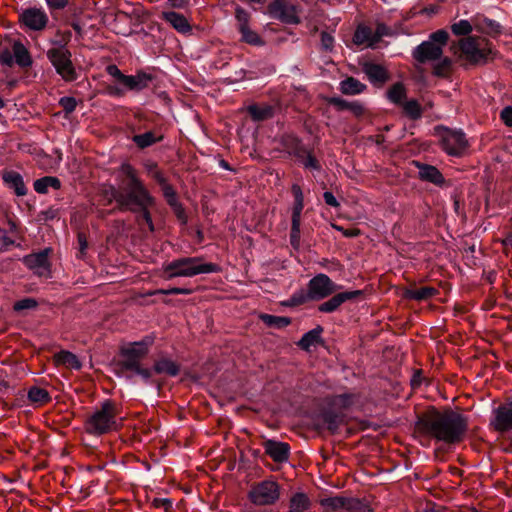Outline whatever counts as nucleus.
I'll use <instances>...</instances> for the list:
<instances>
[{"label": "nucleus", "instance_id": "37998d69", "mask_svg": "<svg viewBox=\"0 0 512 512\" xmlns=\"http://www.w3.org/2000/svg\"><path fill=\"white\" fill-rule=\"evenodd\" d=\"M472 30V25L468 20H460L451 25V31L456 36H467Z\"/></svg>", "mask_w": 512, "mask_h": 512}, {"label": "nucleus", "instance_id": "412c9836", "mask_svg": "<svg viewBox=\"0 0 512 512\" xmlns=\"http://www.w3.org/2000/svg\"><path fill=\"white\" fill-rule=\"evenodd\" d=\"M324 328L321 325H317L314 329L306 332L296 343V345L303 351L310 352L311 347L317 345H323L324 339L321 337Z\"/></svg>", "mask_w": 512, "mask_h": 512}, {"label": "nucleus", "instance_id": "7ed1b4c3", "mask_svg": "<svg viewBox=\"0 0 512 512\" xmlns=\"http://www.w3.org/2000/svg\"><path fill=\"white\" fill-rule=\"evenodd\" d=\"M341 288L342 285L332 281L329 276L319 273L309 280L307 289L301 288L295 291L287 300L282 302V305L297 307L309 301H320L331 296Z\"/></svg>", "mask_w": 512, "mask_h": 512}, {"label": "nucleus", "instance_id": "6e6552de", "mask_svg": "<svg viewBox=\"0 0 512 512\" xmlns=\"http://www.w3.org/2000/svg\"><path fill=\"white\" fill-rule=\"evenodd\" d=\"M47 57L55 68L57 74L66 82L77 79V72L71 60V52L65 46L51 48L47 51Z\"/></svg>", "mask_w": 512, "mask_h": 512}, {"label": "nucleus", "instance_id": "2f4dec72", "mask_svg": "<svg viewBox=\"0 0 512 512\" xmlns=\"http://www.w3.org/2000/svg\"><path fill=\"white\" fill-rule=\"evenodd\" d=\"M292 194L294 196V205L292 209L291 222L301 223V214L304 208V196L300 186L294 184L292 186Z\"/></svg>", "mask_w": 512, "mask_h": 512}, {"label": "nucleus", "instance_id": "ea45409f", "mask_svg": "<svg viewBox=\"0 0 512 512\" xmlns=\"http://www.w3.org/2000/svg\"><path fill=\"white\" fill-rule=\"evenodd\" d=\"M401 106L411 120H419L422 117L423 109L416 99L405 101Z\"/></svg>", "mask_w": 512, "mask_h": 512}, {"label": "nucleus", "instance_id": "f257e3e1", "mask_svg": "<svg viewBox=\"0 0 512 512\" xmlns=\"http://www.w3.org/2000/svg\"><path fill=\"white\" fill-rule=\"evenodd\" d=\"M469 428L468 417L452 408L443 411L431 406L417 416L415 433L425 446L433 439L447 445H455L465 439Z\"/></svg>", "mask_w": 512, "mask_h": 512}, {"label": "nucleus", "instance_id": "774afa93", "mask_svg": "<svg viewBox=\"0 0 512 512\" xmlns=\"http://www.w3.org/2000/svg\"><path fill=\"white\" fill-rule=\"evenodd\" d=\"M422 371L421 370H416L411 378V386L413 388H416V387H419L422 383Z\"/></svg>", "mask_w": 512, "mask_h": 512}, {"label": "nucleus", "instance_id": "4d7b16f0", "mask_svg": "<svg viewBox=\"0 0 512 512\" xmlns=\"http://www.w3.org/2000/svg\"><path fill=\"white\" fill-rule=\"evenodd\" d=\"M106 70L107 73L115 78L119 83H123L125 74H123L116 65H108Z\"/></svg>", "mask_w": 512, "mask_h": 512}, {"label": "nucleus", "instance_id": "a878e982", "mask_svg": "<svg viewBox=\"0 0 512 512\" xmlns=\"http://www.w3.org/2000/svg\"><path fill=\"white\" fill-rule=\"evenodd\" d=\"M162 18L179 33L185 34L191 31V25L182 14L174 11H166L162 13Z\"/></svg>", "mask_w": 512, "mask_h": 512}, {"label": "nucleus", "instance_id": "a18cd8bd", "mask_svg": "<svg viewBox=\"0 0 512 512\" xmlns=\"http://www.w3.org/2000/svg\"><path fill=\"white\" fill-rule=\"evenodd\" d=\"M278 108L279 105L277 103L258 104V122L271 118Z\"/></svg>", "mask_w": 512, "mask_h": 512}, {"label": "nucleus", "instance_id": "9b49d317", "mask_svg": "<svg viewBox=\"0 0 512 512\" xmlns=\"http://www.w3.org/2000/svg\"><path fill=\"white\" fill-rule=\"evenodd\" d=\"M460 50L465 56V59L472 65H483L487 63L492 54L491 49L480 48L477 41L472 37L460 40Z\"/></svg>", "mask_w": 512, "mask_h": 512}, {"label": "nucleus", "instance_id": "bf43d9fd", "mask_svg": "<svg viewBox=\"0 0 512 512\" xmlns=\"http://www.w3.org/2000/svg\"><path fill=\"white\" fill-rule=\"evenodd\" d=\"M334 44V37L328 33L323 31L321 33V45L325 50H331Z\"/></svg>", "mask_w": 512, "mask_h": 512}, {"label": "nucleus", "instance_id": "5701e85b", "mask_svg": "<svg viewBox=\"0 0 512 512\" xmlns=\"http://www.w3.org/2000/svg\"><path fill=\"white\" fill-rule=\"evenodd\" d=\"M236 19L238 28L242 34V39L249 44H256V33H254L248 26L249 15L241 8L236 9Z\"/></svg>", "mask_w": 512, "mask_h": 512}, {"label": "nucleus", "instance_id": "69168bd1", "mask_svg": "<svg viewBox=\"0 0 512 512\" xmlns=\"http://www.w3.org/2000/svg\"><path fill=\"white\" fill-rule=\"evenodd\" d=\"M484 24L490 32L500 33L501 25L496 20L485 18Z\"/></svg>", "mask_w": 512, "mask_h": 512}, {"label": "nucleus", "instance_id": "20e7f679", "mask_svg": "<svg viewBox=\"0 0 512 512\" xmlns=\"http://www.w3.org/2000/svg\"><path fill=\"white\" fill-rule=\"evenodd\" d=\"M163 277H194L199 274H209L219 270L214 263H203L201 257H182L165 263L162 267Z\"/></svg>", "mask_w": 512, "mask_h": 512}, {"label": "nucleus", "instance_id": "4468645a", "mask_svg": "<svg viewBox=\"0 0 512 512\" xmlns=\"http://www.w3.org/2000/svg\"><path fill=\"white\" fill-rule=\"evenodd\" d=\"M261 445L264 448V455L270 457L274 462L283 463L290 455V445L286 442L263 437Z\"/></svg>", "mask_w": 512, "mask_h": 512}, {"label": "nucleus", "instance_id": "58836bf2", "mask_svg": "<svg viewBox=\"0 0 512 512\" xmlns=\"http://www.w3.org/2000/svg\"><path fill=\"white\" fill-rule=\"evenodd\" d=\"M28 399L34 404L44 405L51 400V397L46 389L31 387L28 391Z\"/></svg>", "mask_w": 512, "mask_h": 512}, {"label": "nucleus", "instance_id": "7c9ffc66", "mask_svg": "<svg viewBox=\"0 0 512 512\" xmlns=\"http://www.w3.org/2000/svg\"><path fill=\"white\" fill-rule=\"evenodd\" d=\"M162 139L163 135L155 131H148L132 137V141L140 149L150 147L153 144L160 142Z\"/></svg>", "mask_w": 512, "mask_h": 512}, {"label": "nucleus", "instance_id": "f8f14e48", "mask_svg": "<svg viewBox=\"0 0 512 512\" xmlns=\"http://www.w3.org/2000/svg\"><path fill=\"white\" fill-rule=\"evenodd\" d=\"M51 250L44 249L37 253H32L23 257L22 261L26 267L32 270L40 277H49L51 272V264L49 255Z\"/></svg>", "mask_w": 512, "mask_h": 512}, {"label": "nucleus", "instance_id": "1a4fd4ad", "mask_svg": "<svg viewBox=\"0 0 512 512\" xmlns=\"http://www.w3.org/2000/svg\"><path fill=\"white\" fill-rule=\"evenodd\" d=\"M19 23L26 31L40 32L46 29L49 17L42 7H28L20 11Z\"/></svg>", "mask_w": 512, "mask_h": 512}, {"label": "nucleus", "instance_id": "c03bdc74", "mask_svg": "<svg viewBox=\"0 0 512 512\" xmlns=\"http://www.w3.org/2000/svg\"><path fill=\"white\" fill-rule=\"evenodd\" d=\"M451 65L452 61L450 58L441 57L440 61L433 67V74L437 77H445L450 71Z\"/></svg>", "mask_w": 512, "mask_h": 512}, {"label": "nucleus", "instance_id": "6ab92c4d", "mask_svg": "<svg viewBox=\"0 0 512 512\" xmlns=\"http://www.w3.org/2000/svg\"><path fill=\"white\" fill-rule=\"evenodd\" d=\"M279 485L272 480L258 483V506L270 505L279 499Z\"/></svg>", "mask_w": 512, "mask_h": 512}, {"label": "nucleus", "instance_id": "052dcab7", "mask_svg": "<svg viewBox=\"0 0 512 512\" xmlns=\"http://www.w3.org/2000/svg\"><path fill=\"white\" fill-rule=\"evenodd\" d=\"M10 232L6 229L0 228V242H2L5 248L13 245L15 243L14 239L10 236Z\"/></svg>", "mask_w": 512, "mask_h": 512}, {"label": "nucleus", "instance_id": "13d9d810", "mask_svg": "<svg viewBox=\"0 0 512 512\" xmlns=\"http://www.w3.org/2000/svg\"><path fill=\"white\" fill-rule=\"evenodd\" d=\"M500 118L506 126L512 127V106L504 107L500 113Z\"/></svg>", "mask_w": 512, "mask_h": 512}, {"label": "nucleus", "instance_id": "e433bc0d", "mask_svg": "<svg viewBox=\"0 0 512 512\" xmlns=\"http://www.w3.org/2000/svg\"><path fill=\"white\" fill-rule=\"evenodd\" d=\"M34 190L39 194H46L49 188H53L55 190L60 189L61 182L57 177L53 176H45L40 179H37L34 184Z\"/></svg>", "mask_w": 512, "mask_h": 512}, {"label": "nucleus", "instance_id": "49530a36", "mask_svg": "<svg viewBox=\"0 0 512 512\" xmlns=\"http://www.w3.org/2000/svg\"><path fill=\"white\" fill-rule=\"evenodd\" d=\"M293 142L294 145L292 148V153L298 159L299 162H302L305 159L306 155L312 153L304 144H302L299 138H294Z\"/></svg>", "mask_w": 512, "mask_h": 512}, {"label": "nucleus", "instance_id": "5fc2aeb1", "mask_svg": "<svg viewBox=\"0 0 512 512\" xmlns=\"http://www.w3.org/2000/svg\"><path fill=\"white\" fill-rule=\"evenodd\" d=\"M301 163L305 169L315 170V171L321 170V164L318 161V159L313 155V153L306 155L305 159Z\"/></svg>", "mask_w": 512, "mask_h": 512}, {"label": "nucleus", "instance_id": "79ce46f5", "mask_svg": "<svg viewBox=\"0 0 512 512\" xmlns=\"http://www.w3.org/2000/svg\"><path fill=\"white\" fill-rule=\"evenodd\" d=\"M354 394L343 393L335 395L331 398L329 405L331 407H339L340 409H348L354 402Z\"/></svg>", "mask_w": 512, "mask_h": 512}, {"label": "nucleus", "instance_id": "0eeeda50", "mask_svg": "<svg viewBox=\"0 0 512 512\" xmlns=\"http://www.w3.org/2000/svg\"><path fill=\"white\" fill-rule=\"evenodd\" d=\"M435 135L439 137L440 145L448 155L462 157L469 147L463 130H453L443 125L434 128Z\"/></svg>", "mask_w": 512, "mask_h": 512}, {"label": "nucleus", "instance_id": "aec40b11", "mask_svg": "<svg viewBox=\"0 0 512 512\" xmlns=\"http://www.w3.org/2000/svg\"><path fill=\"white\" fill-rule=\"evenodd\" d=\"M362 70L374 85H383L389 79L387 70L380 64L366 61L362 65Z\"/></svg>", "mask_w": 512, "mask_h": 512}, {"label": "nucleus", "instance_id": "4c0bfd02", "mask_svg": "<svg viewBox=\"0 0 512 512\" xmlns=\"http://www.w3.org/2000/svg\"><path fill=\"white\" fill-rule=\"evenodd\" d=\"M388 99L396 105H402L406 99V89L401 82L393 84L387 91Z\"/></svg>", "mask_w": 512, "mask_h": 512}, {"label": "nucleus", "instance_id": "e2e57ef3", "mask_svg": "<svg viewBox=\"0 0 512 512\" xmlns=\"http://www.w3.org/2000/svg\"><path fill=\"white\" fill-rule=\"evenodd\" d=\"M323 198H324L325 203L328 206L334 207V208L340 207L339 201L336 199V197L333 195L332 192L325 191L323 194Z\"/></svg>", "mask_w": 512, "mask_h": 512}, {"label": "nucleus", "instance_id": "473e14b6", "mask_svg": "<svg viewBox=\"0 0 512 512\" xmlns=\"http://www.w3.org/2000/svg\"><path fill=\"white\" fill-rule=\"evenodd\" d=\"M154 371L157 374H165L171 377L177 376L180 369L179 365L169 358H161L154 364Z\"/></svg>", "mask_w": 512, "mask_h": 512}, {"label": "nucleus", "instance_id": "338daca9", "mask_svg": "<svg viewBox=\"0 0 512 512\" xmlns=\"http://www.w3.org/2000/svg\"><path fill=\"white\" fill-rule=\"evenodd\" d=\"M164 196L166 197L167 199V202L173 206L176 202V194L174 192V190L172 189L171 186H166L164 188Z\"/></svg>", "mask_w": 512, "mask_h": 512}, {"label": "nucleus", "instance_id": "864d4df0", "mask_svg": "<svg viewBox=\"0 0 512 512\" xmlns=\"http://www.w3.org/2000/svg\"><path fill=\"white\" fill-rule=\"evenodd\" d=\"M390 35L391 28L389 26L381 22L377 23L376 30L373 32L374 42L376 44L382 39V37Z\"/></svg>", "mask_w": 512, "mask_h": 512}, {"label": "nucleus", "instance_id": "3c124183", "mask_svg": "<svg viewBox=\"0 0 512 512\" xmlns=\"http://www.w3.org/2000/svg\"><path fill=\"white\" fill-rule=\"evenodd\" d=\"M191 293H192L191 289L173 287V288H170V289H158V290H155L154 292L150 293V295H156V294H163V295H178V294L189 295Z\"/></svg>", "mask_w": 512, "mask_h": 512}, {"label": "nucleus", "instance_id": "de8ad7c7", "mask_svg": "<svg viewBox=\"0 0 512 512\" xmlns=\"http://www.w3.org/2000/svg\"><path fill=\"white\" fill-rule=\"evenodd\" d=\"M449 34L446 30L440 29L430 34L428 42L435 43L436 45H440L441 48L445 46L448 42Z\"/></svg>", "mask_w": 512, "mask_h": 512}, {"label": "nucleus", "instance_id": "f704fd0d", "mask_svg": "<svg viewBox=\"0 0 512 512\" xmlns=\"http://www.w3.org/2000/svg\"><path fill=\"white\" fill-rule=\"evenodd\" d=\"M367 86L354 77H347L340 83V90L345 95H357L362 93Z\"/></svg>", "mask_w": 512, "mask_h": 512}, {"label": "nucleus", "instance_id": "a211bd4d", "mask_svg": "<svg viewBox=\"0 0 512 512\" xmlns=\"http://www.w3.org/2000/svg\"><path fill=\"white\" fill-rule=\"evenodd\" d=\"M319 420L323 426L332 434L336 433L343 423L344 415L330 405L323 407L319 412Z\"/></svg>", "mask_w": 512, "mask_h": 512}, {"label": "nucleus", "instance_id": "f03ea898", "mask_svg": "<svg viewBox=\"0 0 512 512\" xmlns=\"http://www.w3.org/2000/svg\"><path fill=\"white\" fill-rule=\"evenodd\" d=\"M120 172L124 176L120 190H116L112 186L105 189L108 203L115 200L121 209L139 212V224L144 222L149 231H154L150 208L155 205V198L150 194L132 165L122 164Z\"/></svg>", "mask_w": 512, "mask_h": 512}, {"label": "nucleus", "instance_id": "423d86ee", "mask_svg": "<svg viewBox=\"0 0 512 512\" xmlns=\"http://www.w3.org/2000/svg\"><path fill=\"white\" fill-rule=\"evenodd\" d=\"M116 404L111 401L104 402L85 421V430L91 435H102L117 430L119 415Z\"/></svg>", "mask_w": 512, "mask_h": 512}, {"label": "nucleus", "instance_id": "4be33fe9", "mask_svg": "<svg viewBox=\"0 0 512 512\" xmlns=\"http://www.w3.org/2000/svg\"><path fill=\"white\" fill-rule=\"evenodd\" d=\"M4 184L13 189L17 196H25L27 194V187L24 183L21 174L14 170H5L2 174Z\"/></svg>", "mask_w": 512, "mask_h": 512}, {"label": "nucleus", "instance_id": "ddd939ff", "mask_svg": "<svg viewBox=\"0 0 512 512\" xmlns=\"http://www.w3.org/2000/svg\"><path fill=\"white\" fill-rule=\"evenodd\" d=\"M364 296L363 290H352L344 292H335L332 297L327 301L321 303L318 306V311L322 313H333L339 309V307L347 302L360 299Z\"/></svg>", "mask_w": 512, "mask_h": 512}, {"label": "nucleus", "instance_id": "bb28decb", "mask_svg": "<svg viewBox=\"0 0 512 512\" xmlns=\"http://www.w3.org/2000/svg\"><path fill=\"white\" fill-rule=\"evenodd\" d=\"M438 294V290L431 286L421 288L408 287L403 290V298L408 300L423 301L428 300Z\"/></svg>", "mask_w": 512, "mask_h": 512}, {"label": "nucleus", "instance_id": "680f3d73", "mask_svg": "<svg viewBox=\"0 0 512 512\" xmlns=\"http://www.w3.org/2000/svg\"><path fill=\"white\" fill-rule=\"evenodd\" d=\"M152 505L155 508H163L165 511H168L172 507V502L169 499L155 498L152 501Z\"/></svg>", "mask_w": 512, "mask_h": 512}, {"label": "nucleus", "instance_id": "9d476101", "mask_svg": "<svg viewBox=\"0 0 512 512\" xmlns=\"http://www.w3.org/2000/svg\"><path fill=\"white\" fill-rule=\"evenodd\" d=\"M298 12V6L288 0H273L268 6V13L273 19L289 25L301 22Z\"/></svg>", "mask_w": 512, "mask_h": 512}, {"label": "nucleus", "instance_id": "09e8293b", "mask_svg": "<svg viewBox=\"0 0 512 512\" xmlns=\"http://www.w3.org/2000/svg\"><path fill=\"white\" fill-rule=\"evenodd\" d=\"M258 288L265 293H275L279 290V284L275 280L265 277L258 279Z\"/></svg>", "mask_w": 512, "mask_h": 512}, {"label": "nucleus", "instance_id": "603ef678", "mask_svg": "<svg viewBox=\"0 0 512 512\" xmlns=\"http://www.w3.org/2000/svg\"><path fill=\"white\" fill-rule=\"evenodd\" d=\"M300 225V222L291 223L290 243L294 248H298L300 244Z\"/></svg>", "mask_w": 512, "mask_h": 512}, {"label": "nucleus", "instance_id": "39448f33", "mask_svg": "<svg viewBox=\"0 0 512 512\" xmlns=\"http://www.w3.org/2000/svg\"><path fill=\"white\" fill-rule=\"evenodd\" d=\"M152 339L145 338L139 342L129 343L121 348L122 359L119 362L122 370L131 371L148 380L153 375V370L141 366V360L148 354L152 345Z\"/></svg>", "mask_w": 512, "mask_h": 512}, {"label": "nucleus", "instance_id": "b1692460", "mask_svg": "<svg viewBox=\"0 0 512 512\" xmlns=\"http://www.w3.org/2000/svg\"><path fill=\"white\" fill-rule=\"evenodd\" d=\"M152 81L151 75L138 72L136 75H125L123 85L131 91H141L147 88Z\"/></svg>", "mask_w": 512, "mask_h": 512}, {"label": "nucleus", "instance_id": "f3484780", "mask_svg": "<svg viewBox=\"0 0 512 512\" xmlns=\"http://www.w3.org/2000/svg\"><path fill=\"white\" fill-rule=\"evenodd\" d=\"M494 418L491 425L498 432H507L512 430V402L499 405L493 410Z\"/></svg>", "mask_w": 512, "mask_h": 512}, {"label": "nucleus", "instance_id": "2eb2a0df", "mask_svg": "<svg viewBox=\"0 0 512 512\" xmlns=\"http://www.w3.org/2000/svg\"><path fill=\"white\" fill-rule=\"evenodd\" d=\"M413 165L418 169V178L421 181L432 183L437 187L446 185V179L436 166L417 160L413 161Z\"/></svg>", "mask_w": 512, "mask_h": 512}, {"label": "nucleus", "instance_id": "6e6d98bb", "mask_svg": "<svg viewBox=\"0 0 512 512\" xmlns=\"http://www.w3.org/2000/svg\"><path fill=\"white\" fill-rule=\"evenodd\" d=\"M59 105L66 114H70L76 109L77 100L74 97H62L59 101Z\"/></svg>", "mask_w": 512, "mask_h": 512}, {"label": "nucleus", "instance_id": "393cba45", "mask_svg": "<svg viewBox=\"0 0 512 512\" xmlns=\"http://www.w3.org/2000/svg\"><path fill=\"white\" fill-rule=\"evenodd\" d=\"M357 501L353 498H347L343 496L327 497L320 500V504L329 508L333 511L344 508L347 510H354L356 508Z\"/></svg>", "mask_w": 512, "mask_h": 512}, {"label": "nucleus", "instance_id": "0e129e2a", "mask_svg": "<svg viewBox=\"0 0 512 512\" xmlns=\"http://www.w3.org/2000/svg\"><path fill=\"white\" fill-rule=\"evenodd\" d=\"M50 10H61L66 7L68 0H45Z\"/></svg>", "mask_w": 512, "mask_h": 512}, {"label": "nucleus", "instance_id": "8fccbe9b", "mask_svg": "<svg viewBox=\"0 0 512 512\" xmlns=\"http://www.w3.org/2000/svg\"><path fill=\"white\" fill-rule=\"evenodd\" d=\"M38 303L33 298H24L14 303L13 308L15 311H22L26 309H34Z\"/></svg>", "mask_w": 512, "mask_h": 512}, {"label": "nucleus", "instance_id": "a19ab883", "mask_svg": "<svg viewBox=\"0 0 512 512\" xmlns=\"http://www.w3.org/2000/svg\"><path fill=\"white\" fill-rule=\"evenodd\" d=\"M13 53L16 63L21 67H29L32 64V59L28 50L22 44H15L13 46Z\"/></svg>", "mask_w": 512, "mask_h": 512}, {"label": "nucleus", "instance_id": "c9c22d12", "mask_svg": "<svg viewBox=\"0 0 512 512\" xmlns=\"http://www.w3.org/2000/svg\"><path fill=\"white\" fill-rule=\"evenodd\" d=\"M54 364L56 366H65L71 369H79L81 364L77 357L69 352V351H61L54 355L53 357Z\"/></svg>", "mask_w": 512, "mask_h": 512}, {"label": "nucleus", "instance_id": "72a5a7b5", "mask_svg": "<svg viewBox=\"0 0 512 512\" xmlns=\"http://www.w3.org/2000/svg\"><path fill=\"white\" fill-rule=\"evenodd\" d=\"M258 319L262 320L267 327L274 329H283L292 322L290 317L276 316L266 313L258 314Z\"/></svg>", "mask_w": 512, "mask_h": 512}, {"label": "nucleus", "instance_id": "c85d7f7f", "mask_svg": "<svg viewBox=\"0 0 512 512\" xmlns=\"http://www.w3.org/2000/svg\"><path fill=\"white\" fill-rule=\"evenodd\" d=\"M329 103L340 111L349 110L356 116H361L364 114V107L358 101L349 102L340 97H332L329 100Z\"/></svg>", "mask_w": 512, "mask_h": 512}, {"label": "nucleus", "instance_id": "dca6fc26", "mask_svg": "<svg viewBox=\"0 0 512 512\" xmlns=\"http://www.w3.org/2000/svg\"><path fill=\"white\" fill-rule=\"evenodd\" d=\"M414 59L424 64L428 61H434L441 59L443 55V49L440 45H436L435 43L423 41L421 44L416 46L412 53Z\"/></svg>", "mask_w": 512, "mask_h": 512}, {"label": "nucleus", "instance_id": "cd10ccee", "mask_svg": "<svg viewBox=\"0 0 512 512\" xmlns=\"http://www.w3.org/2000/svg\"><path fill=\"white\" fill-rule=\"evenodd\" d=\"M353 42L356 45L366 44L368 47L375 48L376 43L374 42L373 30L365 25L359 24L353 35Z\"/></svg>", "mask_w": 512, "mask_h": 512}, {"label": "nucleus", "instance_id": "c756f323", "mask_svg": "<svg viewBox=\"0 0 512 512\" xmlns=\"http://www.w3.org/2000/svg\"><path fill=\"white\" fill-rule=\"evenodd\" d=\"M312 502L303 492H297L292 495L289 501V512H306L310 510Z\"/></svg>", "mask_w": 512, "mask_h": 512}]
</instances>
